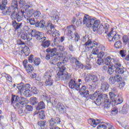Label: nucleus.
I'll return each mask as SVG.
<instances>
[{
  "label": "nucleus",
  "mask_w": 129,
  "mask_h": 129,
  "mask_svg": "<svg viewBox=\"0 0 129 129\" xmlns=\"http://www.w3.org/2000/svg\"><path fill=\"white\" fill-rule=\"evenodd\" d=\"M83 24L85 25L87 28H93V31L95 33H97V27H99L100 25V21L92 19L90 16L86 15L83 18Z\"/></svg>",
  "instance_id": "obj_1"
},
{
  "label": "nucleus",
  "mask_w": 129,
  "mask_h": 129,
  "mask_svg": "<svg viewBox=\"0 0 129 129\" xmlns=\"http://www.w3.org/2000/svg\"><path fill=\"white\" fill-rule=\"evenodd\" d=\"M98 80L99 79L95 75H92V86L91 85H89L88 86H83L80 89V92L81 94L84 95V97H86L87 95H89V91H88V88L91 91H92V89H95L98 85Z\"/></svg>",
  "instance_id": "obj_2"
},
{
  "label": "nucleus",
  "mask_w": 129,
  "mask_h": 129,
  "mask_svg": "<svg viewBox=\"0 0 129 129\" xmlns=\"http://www.w3.org/2000/svg\"><path fill=\"white\" fill-rule=\"evenodd\" d=\"M11 103L13 104V106L16 107H19V105H24L25 104H28L29 101L28 99L24 98L23 97L20 98L18 96H13L11 98Z\"/></svg>",
  "instance_id": "obj_3"
},
{
  "label": "nucleus",
  "mask_w": 129,
  "mask_h": 129,
  "mask_svg": "<svg viewBox=\"0 0 129 129\" xmlns=\"http://www.w3.org/2000/svg\"><path fill=\"white\" fill-rule=\"evenodd\" d=\"M89 45H90V46L88 49H89L90 50V49H93L92 54L93 55H97L100 50H102V51H104V50H105V47L97 42H95L92 44Z\"/></svg>",
  "instance_id": "obj_4"
},
{
  "label": "nucleus",
  "mask_w": 129,
  "mask_h": 129,
  "mask_svg": "<svg viewBox=\"0 0 129 129\" xmlns=\"http://www.w3.org/2000/svg\"><path fill=\"white\" fill-rule=\"evenodd\" d=\"M38 32L35 29H31L30 33H23L21 34V39L24 40L27 42V41H31L33 39V37H34L36 39L38 35Z\"/></svg>",
  "instance_id": "obj_5"
},
{
  "label": "nucleus",
  "mask_w": 129,
  "mask_h": 129,
  "mask_svg": "<svg viewBox=\"0 0 129 129\" xmlns=\"http://www.w3.org/2000/svg\"><path fill=\"white\" fill-rule=\"evenodd\" d=\"M36 39L38 41L42 42V46L44 48H48L50 46L51 43L49 40H46V37L44 36V33L40 32H37Z\"/></svg>",
  "instance_id": "obj_6"
},
{
  "label": "nucleus",
  "mask_w": 129,
  "mask_h": 129,
  "mask_svg": "<svg viewBox=\"0 0 129 129\" xmlns=\"http://www.w3.org/2000/svg\"><path fill=\"white\" fill-rule=\"evenodd\" d=\"M25 12L23 10H21V13H19V10H11L10 11L11 18L12 20H16L17 19L18 22L22 21V17H24Z\"/></svg>",
  "instance_id": "obj_7"
},
{
  "label": "nucleus",
  "mask_w": 129,
  "mask_h": 129,
  "mask_svg": "<svg viewBox=\"0 0 129 129\" xmlns=\"http://www.w3.org/2000/svg\"><path fill=\"white\" fill-rule=\"evenodd\" d=\"M96 97H97V98L96 99L95 103L98 105L100 104L102 100L105 99V98L104 97H106V98L107 96L106 95H103L102 94H97V93L96 92L90 96V98L92 100H94Z\"/></svg>",
  "instance_id": "obj_8"
},
{
  "label": "nucleus",
  "mask_w": 129,
  "mask_h": 129,
  "mask_svg": "<svg viewBox=\"0 0 129 129\" xmlns=\"http://www.w3.org/2000/svg\"><path fill=\"white\" fill-rule=\"evenodd\" d=\"M56 77L57 78V80L68 81L70 79H71V75H70L67 72L64 73V72L58 71Z\"/></svg>",
  "instance_id": "obj_9"
},
{
  "label": "nucleus",
  "mask_w": 129,
  "mask_h": 129,
  "mask_svg": "<svg viewBox=\"0 0 129 129\" xmlns=\"http://www.w3.org/2000/svg\"><path fill=\"white\" fill-rule=\"evenodd\" d=\"M120 39V35L118 34L115 31H111L108 34V40L109 42L118 41Z\"/></svg>",
  "instance_id": "obj_10"
},
{
  "label": "nucleus",
  "mask_w": 129,
  "mask_h": 129,
  "mask_svg": "<svg viewBox=\"0 0 129 129\" xmlns=\"http://www.w3.org/2000/svg\"><path fill=\"white\" fill-rule=\"evenodd\" d=\"M69 86L71 89H74V90H79L80 89V84L76 83L75 79L71 80Z\"/></svg>",
  "instance_id": "obj_11"
},
{
  "label": "nucleus",
  "mask_w": 129,
  "mask_h": 129,
  "mask_svg": "<svg viewBox=\"0 0 129 129\" xmlns=\"http://www.w3.org/2000/svg\"><path fill=\"white\" fill-rule=\"evenodd\" d=\"M17 88L18 90H19L20 92H23L25 90H30V88H31V85L30 84H24V83H22L20 84H18L17 86Z\"/></svg>",
  "instance_id": "obj_12"
},
{
  "label": "nucleus",
  "mask_w": 129,
  "mask_h": 129,
  "mask_svg": "<svg viewBox=\"0 0 129 129\" xmlns=\"http://www.w3.org/2000/svg\"><path fill=\"white\" fill-rule=\"evenodd\" d=\"M82 42H85L84 46L86 48H89L90 45H92L94 42H92L91 40L89 39V37L87 36H83L82 38Z\"/></svg>",
  "instance_id": "obj_13"
},
{
  "label": "nucleus",
  "mask_w": 129,
  "mask_h": 129,
  "mask_svg": "<svg viewBox=\"0 0 129 129\" xmlns=\"http://www.w3.org/2000/svg\"><path fill=\"white\" fill-rule=\"evenodd\" d=\"M47 33L49 34H52L53 37H55L54 40H56V39H58L60 37V33H59V31L56 30V29L55 28H52L51 30H49L47 31Z\"/></svg>",
  "instance_id": "obj_14"
},
{
  "label": "nucleus",
  "mask_w": 129,
  "mask_h": 129,
  "mask_svg": "<svg viewBox=\"0 0 129 129\" xmlns=\"http://www.w3.org/2000/svg\"><path fill=\"white\" fill-rule=\"evenodd\" d=\"M46 52L47 53H49L50 54L51 57H54V56H57L58 55V53L57 52V48H48L46 50Z\"/></svg>",
  "instance_id": "obj_15"
},
{
  "label": "nucleus",
  "mask_w": 129,
  "mask_h": 129,
  "mask_svg": "<svg viewBox=\"0 0 129 129\" xmlns=\"http://www.w3.org/2000/svg\"><path fill=\"white\" fill-rule=\"evenodd\" d=\"M88 123L89 124H91L92 126H93L94 127H95L98 124V123H100V119H94L93 118H90L88 119Z\"/></svg>",
  "instance_id": "obj_16"
},
{
  "label": "nucleus",
  "mask_w": 129,
  "mask_h": 129,
  "mask_svg": "<svg viewBox=\"0 0 129 129\" xmlns=\"http://www.w3.org/2000/svg\"><path fill=\"white\" fill-rule=\"evenodd\" d=\"M112 66L115 67H120L121 66V64H120V62L119 61V58H115L112 59Z\"/></svg>",
  "instance_id": "obj_17"
},
{
  "label": "nucleus",
  "mask_w": 129,
  "mask_h": 129,
  "mask_svg": "<svg viewBox=\"0 0 129 129\" xmlns=\"http://www.w3.org/2000/svg\"><path fill=\"white\" fill-rule=\"evenodd\" d=\"M64 60L61 61H59L57 64V66L58 68H59V71H61V72H64L66 68L65 67V63H64Z\"/></svg>",
  "instance_id": "obj_18"
},
{
  "label": "nucleus",
  "mask_w": 129,
  "mask_h": 129,
  "mask_svg": "<svg viewBox=\"0 0 129 129\" xmlns=\"http://www.w3.org/2000/svg\"><path fill=\"white\" fill-rule=\"evenodd\" d=\"M75 65L73 67V68L77 71V70H79V69H83L84 66L80 62V61L78 60H76L75 61Z\"/></svg>",
  "instance_id": "obj_19"
},
{
  "label": "nucleus",
  "mask_w": 129,
  "mask_h": 129,
  "mask_svg": "<svg viewBox=\"0 0 129 129\" xmlns=\"http://www.w3.org/2000/svg\"><path fill=\"white\" fill-rule=\"evenodd\" d=\"M18 6L19 5L16 1H12L11 10L12 11H16V12H18V11H19V9H18Z\"/></svg>",
  "instance_id": "obj_20"
},
{
  "label": "nucleus",
  "mask_w": 129,
  "mask_h": 129,
  "mask_svg": "<svg viewBox=\"0 0 129 129\" xmlns=\"http://www.w3.org/2000/svg\"><path fill=\"white\" fill-rule=\"evenodd\" d=\"M109 88V85L105 81H102L101 83V89L102 91H106L108 90Z\"/></svg>",
  "instance_id": "obj_21"
},
{
  "label": "nucleus",
  "mask_w": 129,
  "mask_h": 129,
  "mask_svg": "<svg viewBox=\"0 0 129 129\" xmlns=\"http://www.w3.org/2000/svg\"><path fill=\"white\" fill-rule=\"evenodd\" d=\"M45 99L47 102H51L53 106H55L57 103V100H56V99L54 97L50 98V97L46 96L45 97Z\"/></svg>",
  "instance_id": "obj_22"
},
{
  "label": "nucleus",
  "mask_w": 129,
  "mask_h": 129,
  "mask_svg": "<svg viewBox=\"0 0 129 129\" xmlns=\"http://www.w3.org/2000/svg\"><path fill=\"white\" fill-rule=\"evenodd\" d=\"M46 26V22H45V20H41L39 22H36L35 24V26L37 27V28H44Z\"/></svg>",
  "instance_id": "obj_23"
},
{
  "label": "nucleus",
  "mask_w": 129,
  "mask_h": 129,
  "mask_svg": "<svg viewBox=\"0 0 129 129\" xmlns=\"http://www.w3.org/2000/svg\"><path fill=\"white\" fill-rule=\"evenodd\" d=\"M53 107H56V109L58 110V111H63L64 110V108H65L64 105L61 103H58L56 106L55 104V106H53Z\"/></svg>",
  "instance_id": "obj_24"
},
{
  "label": "nucleus",
  "mask_w": 129,
  "mask_h": 129,
  "mask_svg": "<svg viewBox=\"0 0 129 129\" xmlns=\"http://www.w3.org/2000/svg\"><path fill=\"white\" fill-rule=\"evenodd\" d=\"M12 25L15 30H19L22 28V23H18L16 21H12Z\"/></svg>",
  "instance_id": "obj_25"
},
{
  "label": "nucleus",
  "mask_w": 129,
  "mask_h": 129,
  "mask_svg": "<svg viewBox=\"0 0 129 129\" xmlns=\"http://www.w3.org/2000/svg\"><path fill=\"white\" fill-rule=\"evenodd\" d=\"M12 25L15 30H19L22 28V23H18L16 21H12Z\"/></svg>",
  "instance_id": "obj_26"
},
{
  "label": "nucleus",
  "mask_w": 129,
  "mask_h": 129,
  "mask_svg": "<svg viewBox=\"0 0 129 129\" xmlns=\"http://www.w3.org/2000/svg\"><path fill=\"white\" fill-rule=\"evenodd\" d=\"M12 25L15 30H19L22 28V23H18L16 21H12Z\"/></svg>",
  "instance_id": "obj_27"
},
{
  "label": "nucleus",
  "mask_w": 129,
  "mask_h": 129,
  "mask_svg": "<svg viewBox=\"0 0 129 129\" xmlns=\"http://www.w3.org/2000/svg\"><path fill=\"white\" fill-rule=\"evenodd\" d=\"M56 123V121L54 118H51L49 121V128L50 129H55L56 127H55V124Z\"/></svg>",
  "instance_id": "obj_28"
},
{
  "label": "nucleus",
  "mask_w": 129,
  "mask_h": 129,
  "mask_svg": "<svg viewBox=\"0 0 129 129\" xmlns=\"http://www.w3.org/2000/svg\"><path fill=\"white\" fill-rule=\"evenodd\" d=\"M53 82L54 81H53L52 78H49L48 79H46L45 81V86H52Z\"/></svg>",
  "instance_id": "obj_29"
},
{
  "label": "nucleus",
  "mask_w": 129,
  "mask_h": 129,
  "mask_svg": "<svg viewBox=\"0 0 129 129\" xmlns=\"http://www.w3.org/2000/svg\"><path fill=\"white\" fill-rule=\"evenodd\" d=\"M67 30L68 31V35L70 36L71 34H72V31H75V27H74L73 25H71L67 27Z\"/></svg>",
  "instance_id": "obj_30"
},
{
  "label": "nucleus",
  "mask_w": 129,
  "mask_h": 129,
  "mask_svg": "<svg viewBox=\"0 0 129 129\" xmlns=\"http://www.w3.org/2000/svg\"><path fill=\"white\" fill-rule=\"evenodd\" d=\"M27 73H32L34 70V67L32 64H28L26 67L24 68Z\"/></svg>",
  "instance_id": "obj_31"
},
{
  "label": "nucleus",
  "mask_w": 129,
  "mask_h": 129,
  "mask_svg": "<svg viewBox=\"0 0 129 129\" xmlns=\"http://www.w3.org/2000/svg\"><path fill=\"white\" fill-rule=\"evenodd\" d=\"M105 64L106 65H109L110 62H112V58L110 56H105L104 57Z\"/></svg>",
  "instance_id": "obj_32"
},
{
  "label": "nucleus",
  "mask_w": 129,
  "mask_h": 129,
  "mask_svg": "<svg viewBox=\"0 0 129 129\" xmlns=\"http://www.w3.org/2000/svg\"><path fill=\"white\" fill-rule=\"evenodd\" d=\"M27 23L30 24V25H32V26H34V25H36V22L35 21V19L30 17L27 18Z\"/></svg>",
  "instance_id": "obj_33"
},
{
  "label": "nucleus",
  "mask_w": 129,
  "mask_h": 129,
  "mask_svg": "<svg viewBox=\"0 0 129 129\" xmlns=\"http://www.w3.org/2000/svg\"><path fill=\"white\" fill-rule=\"evenodd\" d=\"M19 5L21 7H24V8H26V9H29V8H30V6L26 4V1H25V0H20Z\"/></svg>",
  "instance_id": "obj_34"
},
{
  "label": "nucleus",
  "mask_w": 129,
  "mask_h": 129,
  "mask_svg": "<svg viewBox=\"0 0 129 129\" xmlns=\"http://www.w3.org/2000/svg\"><path fill=\"white\" fill-rule=\"evenodd\" d=\"M97 55L98 58H102V57H104V58H105L106 56H107L108 54L106 52H103V51H100V52H99Z\"/></svg>",
  "instance_id": "obj_35"
},
{
  "label": "nucleus",
  "mask_w": 129,
  "mask_h": 129,
  "mask_svg": "<svg viewBox=\"0 0 129 129\" xmlns=\"http://www.w3.org/2000/svg\"><path fill=\"white\" fill-rule=\"evenodd\" d=\"M34 16L35 19H36L37 20H39V19H41V17H42V14L39 11H36L34 13Z\"/></svg>",
  "instance_id": "obj_36"
},
{
  "label": "nucleus",
  "mask_w": 129,
  "mask_h": 129,
  "mask_svg": "<svg viewBox=\"0 0 129 129\" xmlns=\"http://www.w3.org/2000/svg\"><path fill=\"white\" fill-rule=\"evenodd\" d=\"M115 73L118 74H123L124 73V70L120 67H116Z\"/></svg>",
  "instance_id": "obj_37"
},
{
  "label": "nucleus",
  "mask_w": 129,
  "mask_h": 129,
  "mask_svg": "<svg viewBox=\"0 0 129 129\" xmlns=\"http://www.w3.org/2000/svg\"><path fill=\"white\" fill-rule=\"evenodd\" d=\"M45 27L47 29H49V28H50V31H52V28H55L54 25H53V24H52V23H51L50 21L47 22L46 24L45 23Z\"/></svg>",
  "instance_id": "obj_38"
},
{
  "label": "nucleus",
  "mask_w": 129,
  "mask_h": 129,
  "mask_svg": "<svg viewBox=\"0 0 129 129\" xmlns=\"http://www.w3.org/2000/svg\"><path fill=\"white\" fill-rule=\"evenodd\" d=\"M43 108H45V104L43 102L41 101L39 103L37 109V110H40V109H43Z\"/></svg>",
  "instance_id": "obj_39"
},
{
  "label": "nucleus",
  "mask_w": 129,
  "mask_h": 129,
  "mask_svg": "<svg viewBox=\"0 0 129 129\" xmlns=\"http://www.w3.org/2000/svg\"><path fill=\"white\" fill-rule=\"evenodd\" d=\"M24 95L26 97H31L32 96V91L31 90H26L24 92Z\"/></svg>",
  "instance_id": "obj_40"
},
{
  "label": "nucleus",
  "mask_w": 129,
  "mask_h": 129,
  "mask_svg": "<svg viewBox=\"0 0 129 129\" xmlns=\"http://www.w3.org/2000/svg\"><path fill=\"white\" fill-rule=\"evenodd\" d=\"M30 102L32 105H35L38 103V99L36 97H32L30 98Z\"/></svg>",
  "instance_id": "obj_41"
},
{
  "label": "nucleus",
  "mask_w": 129,
  "mask_h": 129,
  "mask_svg": "<svg viewBox=\"0 0 129 129\" xmlns=\"http://www.w3.org/2000/svg\"><path fill=\"white\" fill-rule=\"evenodd\" d=\"M25 56H29V54H30V48L26 46L23 48L22 49Z\"/></svg>",
  "instance_id": "obj_42"
},
{
  "label": "nucleus",
  "mask_w": 129,
  "mask_h": 129,
  "mask_svg": "<svg viewBox=\"0 0 129 129\" xmlns=\"http://www.w3.org/2000/svg\"><path fill=\"white\" fill-rule=\"evenodd\" d=\"M51 77L52 74L50 71L45 73L44 76V78H45V79H49V78H51Z\"/></svg>",
  "instance_id": "obj_43"
},
{
  "label": "nucleus",
  "mask_w": 129,
  "mask_h": 129,
  "mask_svg": "<svg viewBox=\"0 0 129 129\" xmlns=\"http://www.w3.org/2000/svg\"><path fill=\"white\" fill-rule=\"evenodd\" d=\"M39 117L41 119H44L45 118L46 116L45 115V111L44 110H42L39 112Z\"/></svg>",
  "instance_id": "obj_44"
},
{
  "label": "nucleus",
  "mask_w": 129,
  "mask_h": 129,
  "mask_svg": "<svg viewBox=\"0 0 129 129\" xmlns=\"http://www.w3.org/2000/svg\"><path fill=\"white\" fill-rule=\"evenodd\" d=\"M121 45H122L121 41H118L116 42L114 44V46L117 49L121 48Z\"/></svg>",
  "instance_id": "obj_45"
},
{
  "label": "nucleus",
  "mask_w": 129,
  "mask_h": 129,
  "mask_svg": "<svg viewBox=\"0 0 129 129\" xmlns=\"http://www.w3.org/2000/svg\"><path fill=\"white\" fill-rule=\"evenodd\" d=\"M25 19H28V18H31L32 17V13H31V11H28L26 13V15H25V12L24 13V16Z\"/></svg>",
  "instance_id": "obj_46"
},
{
  "label": "nucleus",
  "mask_w": 129,
  "mask_h": 129,
  "mask_svg": "<svg viewBox=\"0 0 129 129\" xmlns=\"http://www.w3.org/2000/svg\"><path fill=\"white\" fill-rule=\"evenodd\" d=\"M74 35H75L74 41L76 43L78 42L79 40H80V36H79V34H78V33H77V32H75Z\"/></svg>",
  "instance_id": "obj_47"
},
{
  "label": "nucleus",
  "mask_w": 129,
  "mask_h": 129,
  "mask_svg": "<svg viewBox=\"0 0 129 129\" xmlns=\"http://www.w3.org/2000/svg\"><path fill=\"white\" fill-rule=\"evenodd\" d=\"M122 39L123 42L125 44H126V43L129 41V37L126 35H124L122 37Z\"/></svg>",
  "instance_id": "obj_48"
},
{
  "label": "nucleus",
  "mask_w": 129,
  "mask_h": 129,
  "mask_svg": "<svg viewBox=\"0 0 129 129\" xmlns=\"http://www.w3.org/2000/svg\"><path fill=\"white\" fill-rule=\"evenodd\" d=\"M31 91L34 93V94H37V93L39 92V90H38V89L36 88V87H31Z\"/></svg>",
  "instance_id": "obj_49"
},
{
  "label": "nucleus",
  "mask_w": 129,
  "mask_h": 129,
  "mask_svg": "<svg viewBox=\"0 0 129 129\" xmlns=\"http://www.w3.org/2000/svg\"><path fill=\"white\" fill-rule=\"evenodd\" d=\"M85 81L86 82H90L91 81H92V75H89L87 76L85 79Z\"/></svg>",
  "instance_id": "obj_50"
},
{
  "label": "nucleus",
  "mask_w": 129,
  "mask_h": 129,
  "mask_svg": "<svg viewBox=\"0 0 129 129\" xmlns=\"http://www.w3.org/2000/svg\"><path fill=\"white\" fill-rule=\"evenodd\" d=\"M109 81L111 84H114L116 81V80L113 77H110L109 79Z\"/></svg>",
  "instance_id": "obj_51"
},
{
  "label": "nucleus",
  "mask_w": 129,
  "mask_h": 129,
  "mask_svg": "<svg viewBox=\"0 0 129 129\" xmlns=\"http://www.w3.org/2000/svg\"><path fill=\"white\" fill-rule=\"evenodd\" d=\"M104 104L105 107H109L110 106V102L106 99L104 102Z\"/></svg>",
  "instance_id": "obj_52"
},
{
  "label": "nucleus",
  "mask_w": 129,
  "mask_h": 129,
  "mask_svg": "<svg viewBox=\"0 0 129 129\" xmlns=\"http://www.w3.org/2000/svg\"><path fill=\"white\" fill-rule=\"evenodd\" d=\"M40 63H41V59H40V58H36L34 60L35 65H36L37 66H38V65H40Z\"/></svg>",
  "instance_id": "obj_53"
},
{
  "label": "nucleus",
  "mask_w": 129,
  "mask_h": 129,
  "mask_svg": "<svg viewBox=\"0 0 129 129\" xmlns=\"http://www.w3.org/2000/svg\"><path fill=\"white\" fill-rule=\"evenodd\" d=\"M25 108L26 110H28V111H32L33 110V106L31 105H25Z\"/></svg>",
  "instance_id": "obj_54"
},
{
  "label": "nucleus",
  "mask_w": 129,
  "mask_h": 129,
  "mask_svg": "<svg viewBox=\"0 0 129 129\" xmlns=\"http://www.w3.org/2000/svg\"><path fill=\"white\" fill-rule=\"evenodd\" d=\"M96 63L98 64V65H102V64H103V59L99 58L96 61Z\"/></svg>",
  "instance_id": "obj_55"
},
{
  "label": "nucleus",
  "mask_w": 129,
  "mask_h": 129,
  "mask_svg": "<svg viewBox=\"0 0 129 129\" xmlns=\"http://www.w3.org/2000/svg\"><path fill=\"white\" fill-rule=\"evenodd\" d=\"M119 53L121 57H124L125 56H126V51L124 50H120Z\"/></svg>",
  "instance_id": "obj_56"
},
{
  "label": "nucleus",
  "mask_w": 129,
  "mask_h": 129,
  "mask_svg": "<svg viewBox=\"0 0 129 129\" xmlns=\"http://www.w3.org/2000/svg\"><path fill=\"white\" fill-rule=\"evenodd\" d=\"M28 62L29 63H33V62H34V55H30L28 57Z\"/></svg>",
  "instance_id": "obj_57"
},
{
  "label": "nucleus",
  "mask_w": 129,
  "mask_h": 129,
  "mask_svg": "<svg viewBox=\"0 0 129 129\" xmlns=\"http://www.w3.org/2000/svg\"><path fill=\"white\" fill-rule=\"evenodd\" d=\"M121 112H122V113H123L124 114L127 113V109L126 108L125 106H123L122 107Z\"/></svg>",
  "instance_id": "obj_58"
},
{
  "label": "nucleus",
  "mask_w": 129,
  "mask_h": 129,
  "mask_svg": "<svg viewBox=\"0 0 129 129\" xmlns=\"http://www.w3.org/2000/svg\"><path fill=\"white\" fill-rule=\"evenodd\" d=\"M107 127L105 124H101L97 126V129H106Z\"/></svg>",
  "instance_id": "obj_59"
},
{
  "label": "nucleus",
  "mask_w": 129,
  "mask_h": 129,
  "mask_svg": "<svg viewBox=\"0 0 129 129\" xmlns=\"http://www.w3.org/2000/svg\"><path fill=\"white\" fill-rule=\"evenodd\" d=\"M113 72H114V70H113V69H112V68H108L107 71L108 74L111 75V74H113Z\"/></svg>",
  "instance_id": "obj_60"
},
{
  "label": "nucleus",
  "mask_w": 129,
  "mask_h": 129,
  "mask_svg": "<svg viewBox=\"0 0 129 129\" xmlns=\"http://www.w3.org/2000/svg\"><path fill=\"white\" fill-rule=\"evenodd\" d=\"M38 125L39 126H45L46 125V121H40L38 122Z\"/></svg>",
  "instance_id": "obj_61"
},
{
  "label": "nucleus",
  "mask_w": 129,
  "mask_h": 129,
  "mask_svg": "<svg viewBox=\"0 0 129 129\" xmlns=\"http://www.w3.org/2000/svg\"><path fill=\"white\" fill-rule=\"evenodd\" d=\"M7 4H8V1L3 0L2 5H1L0 4V8L1 10H3V9H2V7H3V6H7Z\"/></svg>",
  "instance_id": "obj_62"
},
{
  "label": "nucleus",
  "mask_w": 129,
  "mask_h": 129,
  "mask_svg": "<svg viewBox=\"0 0 129 129\" xmlns=\"http://www.w3.org/2000/svg\"><path fill=\"white\" fill-rule=\"evenodd\" d=\"M125 85V83L124 82H120V83H119V87L120 89L123 88Z\"/></svg>",
  "instance_id": "obj_63"
},
{
  "label": "nucleus",
  "mask_w": 129,
  "mask_h": 129,
  "mask_svg": "<svg viewBox=\"0 0 129 129\" xmlns=\"http://www.w3.org/2000/svg\"><path fill=\"white\" fill-rule=\"evenodd\" d=\"M115 79H117V81H121V77L119 75H116L114 77Z\"/></svg>",
  "instance_id": "obj_64"
}]
</instances>
